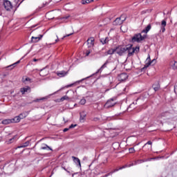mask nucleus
<instances>
[{
	"label": "nucleus",
	"mask_w": 177,
	"mask_h": 177,
	"mask_svg": "<svg viewBox=\"0 0 177 177\" xmlns=\"http://www.w3.org/2000/svg\"><path fill=\"white\" fill-rule=\"evenodd\" d=\"M147 38V35L145 34L142 35V33H136L131 38V42H138L140 44L142 41H145Z\"/></svg>",
	"instance_id": "f257e3e1"
},
{
	"label": "nucleus",
	"mask_w": 177,
	"mask_h": 177,
	"mask_svg": "<svg viewBox=\"0 0 177 177\" xmlns=\"http://www.w3.org/2000/svg\"><path fill=\"white\" fill-rule=\"evenodd\" d=\"M133 45L130 44V45H127V52H128V56L131 57V56H133V54L135 53L136 55H138V53H139L140 50V47L137 46L136 47H132Z\"/></svg>",
	"instance_id": "f03ea898"
},
{
	"label": "nucleus",
	"mask_w": 177,
	"mask_h": 177,
	"mask_svg": "<svg viewBox=\"0 0 177 177\" xmlns=\"http://www.w3.org/2000/svg\"><path fill=\"white\" fill-rule=\"evenodd\" d=\"M3 6L7 12H10L12 9H13V4H12V2L9 0H3Z\"/></svg>",
	"instance_id": "7ed1b4c3"
},
{
	"label": "nucleus",
	"mask_w": 177,
	"mask_h": 177,
	"mask_svg": "<svg viewBox=\"0 0 177 177\" xmlns=\"http://www.w3.org/2000/svg\"><path fill=\"white\" fill-rule=\"evenodd\" d=\"M127 50H128V45L124 47L121 46L116 47V53L119 56H122L124 53H125V52H127Z\"/></svg>",
	"instance_id": "20e7f679"
},
{
	"label": "nucleus",
	"mask_w": 177,
	"mask_h": 177,
	"mask_svg": "<svg viewBox=\"0 0 177 177\" xmlns=\"http://www.w3.org/2000/svg\"><path fill=\"white\" fill-rule=\"evenodd\" d=\"M127 20V17L121 15L120 17H118L113 21V26H121Z\"/></svg>",
	"instance_id": "39448f33"
},
{
	"label": "nucleus",
	"mask_w": 177,
	"mask_h": 177,
	"mask_svg": "<svg viewBox=\"0 0 177 177\" xmlns=\"http://www.w3.org/2000/svg\"><path fill=\"white\" fill-rule=\"evenodd\" d=\"M114 106H115V99L114 98L109 100L104 104V107L106 109H110V107H113Z\"/></svg>",
	"instance_id": "423d86ee"
},
{
	"label": "nucleus",
	"mask_w": 177,
	"mask_h": 177,
	"mask_svg": "<svg viewBox=\"0 0 177 177\" xmlns=\"http://www.w3.org/2000/svg\"><path fill=\"white\" fill-rule=\"evenodd\" d=\"M142 160L135 161L134 163L129 164V165H124L122 167H120L119 169H124V168H128L129 167H133V165H136L137 164H140L142 162H144Z\"/></svg>",
	"instance_id": "0eeeda50"
},
{
	"label": "nucleus",
	"mask_w": 177,
	"mask_h": 177,
	"mask_svg": "<svg viewBox=\"0 0 177 177\" xmlns=\"http://www.w3.org/2000/svg\"><path fill=\"white\" fill-rule=\"evenodd\" d=\"M128 79V74L125 73H120L118 76V81H120V82H122L124 81H126Z\"/></svg>",
	"instance_id": "6e6552de"
},
{
	"label": "nucleus",
	"mask_w": 177,
	"mask_h": 177,
	"mask_svg": "<svg viewBox=\"0 0 177 177\" xmlns=\"http://www.w3.org/2000/svg\"><path fill=\"white\" fill-rule=\"evenodd\" d=\"M42 37H44L42 35H39L38 37H32L30 44H37V42H39V41L42 39Z\"/></svg>",
	"instance_id": "1a4fd4ad"
},
{
	"label": "nucleus",
	"mask_w": 177,
	"mask_h": 177,
	"mask_svg": "<svg viewBox=\"0 0 177 177\" xmlns=\"http://www.w3.org/2000/svg\"><path fill=\"white\" fill-rule=\"evenodd\" d=\"M87 44L88 48H92L95 45V39L93 37L89 38L87 39Z\"/></svg>",
	"instance_id": "9d476101"
},
{
	"label": "nucleus",
	"mask_w": 177,
	"mask_h": 177,
	"mask_svg": "<svg viewBox=\"0 0 177 177\" xmlns=\"http://www.w3.org/2000/svg\"><path fill=\"white\" fill-rule=\"evenodd\" d=\"M150 30H151V24H149L144 30H142L141 34H143V32H145V34L147 35V32H149Z\"/></svg>",
	"instance_id": "9b49d317"
},
{
	"label": "nucleus",
	"mask_w": 177,
	"mask_h": 177,
	"mask_svg": "<svg viewBox=\"0 0 177 177\" xmlns=\"http://www.w3.org/2000/svg\"><path fill=\"white\" fill-rule=\"evenodd\" d=\"M165 27H167V21L162 20L160 26L162 32H165Z\"/></svg>",
	"instance_id": "f8f14e48"
},
{
	"label": "nucleus",
	"mask_w": 177,
	"mask_h": 177,
	"mask_svg": "<svg viewBox=\"0 0 177 177\" xmlns=\"http://www.w3.org/2000/svg\"><path fill=\"white\" fill-rule=\"evenodd\" d=\"M61 20H62L64 23H68V21H71V17H70V15H66L61 18Z\"/></svg>",
	"instance_id": "ddd939ff"
},
{
	"label": "nucleus",
	"mask_w": 177,
	"mask_h": 177,
	"mask_svg": "<svg viewBox=\"0 0 177 177\" xmlns=\"http://www.w3.org/2000/svg\"><path fill=\"white\" fill-rule=\"evenodd\" d=\"M28 91H31V88H30V86H26L20 89V92L22 95H24V93H26V92H28Z\"/></svg>",
	"instance_id": "4468645a"
},
{
	"label": "nucleus",
	"mask_w": 177,
	"mask_h": 177,
	"mask_svg": "<svg viewBox=\"0 0 177 177\" xmlns=\"http://www.w3.org/2000/svg\"><path fill=\"white\" fill-rule=\"evenodd\" d=\"M41 77H46L48 74H49V71H46V69H41L39 73Z\"/></svg>",
	"instance_id": "2eb2a0df"
},
{
	"label": "nucleus",
	"mask_w": 177,
	"mask_h": 177,
	"mask_svg": "<svg viewBox=\"0 0 177 177\" xmlns=\"http://www.w3.org/2000/svg\"><path fill=\"white\" fill-rule=\"evenodd\" d=\"M3 125H9V124H12V119H5L1 122Z\"/></svg>",
	"instance_id": "dca6fc26"
},
{
	"label": "nucleus",
	"mask_w": 177,
	"mask_h": 177,
	"mask_svg": "<svg viewBox=\"0 0 177 177\" xmlns=\"http://www.w3.org/2000/svg\"><path fill=\"white\" fill-rule=\"evenodd\" d=\"M72 158H73L74 162H75V164H78L79 167H81V160H80V158H78L75 156H72Z\"/></svg>",
	"instance_id": "f3484780"
},
{
	"label": "nucleus",
	"mask_w": 177,
	"mask_h": 177,
	"mask_svg": "<svg viewBox=\"0 0 177 177\" xmlns=\"http://www.w3.org/2000/svg\"><path fill=\"white\" fill-rule=\"evenodd\" d=\"M170 66L173 68V70H177V62L176 61H171L170 62Z\"/></svg>",
	"instance_id": "a211bd4d"
},
{
	"label": "nucleus",
	"mask_w": 177,
	"mask_h": 177,
	"mask_svg": "<svg viewBox=\"0 0 177 177\" xmlns=\"http://www.w3.org/2000/svg\"><path fill=\"white\" fill-rule=\"evenodd\" d=\"M146 62H147V63L145 64V68H147V67H149V66H151V60L150 59V55H148V57L146 59Z\"/></svg>",
	"instance_id": "6ab92c4d"
},
{
	"label": "nucleus",
	"mask_w": 177,
	"mask_h": 177,
	"mask_svg": "<svg viewBox=\"0 0 177 177\" xmlns=\"http://www.w3.org/2000/svg\"><path fill=\"white\" fill-rule=\"evenodd\" d=\"M57 75L60 77H65V75H67V73H66V71H62L59 72H57Z\"/></svg>",
	"instance_id": "aec40b11"
},
{
	"label": "nucleus",
	"mask_w": 177,
	"mask_h": 177,
	"mask_svg": "<svg viewBox=\"0 0 177 177\" xmlns=\"http://www.w3.org/2000/svg\"><path fill=\"white\" fill-rule=\"evenodd\" d=\"M85 117H86V114L84 112L80 113V122H84L85 121Z\"/></svg>",
	"instance_id": "412c9836"
},
{
	"label": "nucleus",
	"mask_w": 177,
	"mask_h": 177,
	"mask_svg": "<svg viewBox=\"0 0 177 177\" xmlns=\"http://www.w3.org/2000/svg\"><path fill=\"white\" fill-rule=\"evenodd\" d=\"M11 120H12V124H16L17 122H20L21 119H20L19 116H16L14 118H12Z\"/></svg>",
	"instance_id": "4be33fe9"
},
{
	"label": "nucleus",
	"mask_w": 177,
	"mask_h": 177,
	"mask_svg": "<svg viewBox=\"0 0 177 177\" xmlns=\"http://www.w3.org/2000/svg\"><path fill=\"white\" fill-rule=\"evenodd\" d=\"M41 150H50L52 151L53 149L48 146V145L43 144V147H41Z\"/></svg>",
	"instance_id": "5701e85b"
},
{
	"label": "nucleus",
	"mask_w": 177,
	"mask_h": 177,
	"mask_svg": "<svg viewBox=\"0 0 177 177\" xmlns=\"http://www.w3.org/2000/svg\"><path fill=\"white\" fill-rule=\"evenodd\" d=\"M152 88H153L155 92H157V91H159V89H160V84L156 83V84H153Z\"/></svg>",
	"instance_id": "b1692460"
},
{
	"label": "nucleus",
	"mask_w": 177,
	"mask_h": 177,
	"mask_svg": "<svg viewBox=\"0 0 177 177\" xmlns=\"http://www.w3.org/2000/svg\"><path fill=\"white\" fill-rule=\"evenodd\" d=\"M115 52H117L116 47L115 48H111L107 51V55H114Z\"/></svg>",
	"instance_id": "393cba45"
},
{
	"label": "nucleus",
	"mask_w": 177,
	"mask_h": 177,
	"mask_svg": "<svg viewBox=\"0 0 177 177\" xmlns=\"http://www.w3.org/2000/svg\"><path fill=\"white\" fill-rule=\"evenodd\" d=\"M108 63H109V61L106 60V61L105 62V63L100 67V68L98 69V71L96 72V74H97V73H99V71H100V70H103V68H106V67H107Z\"/></svg>",
	"instance_id": "a878e982"
},
{
	"label": "nucleus",
	"mask_w": 177,
	"mask_h": 177,
	"mask_svg": "<svg viewBox=\"0 0 177 177\" xmlns=\"http://www.w3.org/2000/svg\"><path fill=\"white\" fill-rule=\"evenodd\" d=\"M15 138H16V136H14V137H12V138H10L9 140H7L6 141V143L7 145H10V144L13 143V142H15Z\"/></svg>",
	"instance_id": "bb28decb"
},
{
	"label": "nucleus",
	"mask_w": 177,
	"mask_h": 177,
	"mask_svg": "<svg viewBox=\"0 0 177 177\" xmlns=\"http://www.w3.org/2000/svg\"><path fill=\"white\" fill-rule=\"evenodd\" d=\"M22 81L24 84H28V82L29 84L31 83V79L30 77H23Z\"/></svg>",
	"instance_id": "cd10ccee"
},
{
	"label": "nucleus",
	"mask_w": 177,
	"mask_h": 177,
	"mask_svg": "<svg viewBox=\"0 0 177 177\" xmlns=\"http://www.w3.org/2000/svg\"><path fill=\"white\" fill-rule=\"evenodd\" d=\"M18 116L20 118V120H23L24 118H26L27 117V113H20Z\"/></svg>",
	"instance_id": "c85d7f7f"
},
{
	"label": "nucleus",
	"mask_w": 177,
	"mask_h": 177,
	"mask_svg": "<svg viewBox=\"0 0 177 177\" xmlns=\"http://www.w3.org/2000/svg\"><path fill=\"white\" fill-rule=\"evenodd\" d=\"M20 62H21V60L19 59V60L17 61V62H15V63H14V64H11V65H10V66H8L7 67V68H9L10 67H12V68H15V66H17V64H19L20 63Z\"/></svg>",
	"instance_id": "c756f323"
},
{
	"label": "nucleus",
	"mask_w": 177,
	"mask_h": 177,
	"mask_svg": "<svg viewBox=\"0 0 177 177\" xmlns=\"http://www.w3.org/2000/svg\"><path fill=\"white\" fill-rule=\"evenodd\" d=\"M30 141H26L23 145L19 146L17 149H21V147H27V146H29Z\"/></svg>",
	"instance_id": "7c9ffc66"
},
{
	"label": "nucleus",
	"mask_w": 177,
	"mask_h": 177,
	"mask_svg": "<svg viewBox=\"0 0 177 177\" xmlns=\"http://www.w3.org/2000/svg\"><path fill=\"white\" fill-rule=\"evenodd\" d=\"M91 2H93V0H82V5H86V3H91Z\"/></svg>",
	"instance_id": "2f4dec72"
},
{
	"label": "nucleus",
	"mask_w": 177,
	"mask_h": 177,
	"mask_svg": "<svg viewBox=\"0 0 177 177\" xmlns=\"http://www.w3.org/2000/svg\"><path fill=\"white\" fill-rule=\"evenodd\" d=\"M61 167L62 168V169H64V171H66L68 174H69V175H71V172H70V171L66 169V167H64V165L62 164Z\"/></svg>",
	"instance_id": "473e14b6"
},
{
	"label": "nucleus",
	"mask_w": 177,
	"mask_h": 177,
	"mask_svg": "<svg viewBox=\"0 0 177 177\" xmlns=\"http://www.w3.org/2000/svg\"><path fill=\"white\" fill-rule=\"evenodd\" d=\"M61 167L62 168V169H64V171H66L68 174H69V175H71V172H70V171L66 169V167H64V165L62 164Z\"/></svg>",
	"instance_id": "72a5a7b5"
},
{
	"label": "nucleus",
	"mask_w": 177,
	"mask_h": 177,
	"mask_svg": "<svg viewBox=\"0 0 177 177\" xmlns=\"http://www.w3.org/2000/svg\"><path fill=\"white\" fill-rule=\"evenodd\" d=\"M68 97L67 95L63 96L62 97H61L60 100L61 102H64V100H68Z\"/></svg>",
	"instance_id": "f704fd0d"
},
{
	"label": "nucleus",
	"mask_w": 177,
	"mask_h": 177,
	"mask_svg": "<svg viewBox=\"0 0 177 177\" xmlns=\"http://www.w3.org/2000/svg\"><path fill=\"white\" fill-rule=\"evenodd\" d=\"M46 99H48V97H44L40 99H37V100H35V102H39V100H46Z\"/></svg>",
	"instance_id": "c9c22d12"
},
{
	"label": "nucleus",
	"mask_w": 177,
	"mask_h": 177,
	"mask_svg": "<svg viewBox=\"0 0 177 177\" xmlns=\"http://www.w3.org/2000/svg\"><path fill=\"white\" fill-rule=\"evenodd\" d=\"M85 103H86V100H85L84 98L82 99L80 102V104L82 105L85 104Z\"/></svg>",
	"instance_id": "e433bc0d"
},
{
	"label": "nucleus",
	"mask_w": 177,
	"mask_h": 177,
	"mask_svg": "<svg viewBox=\"0 0 177 177\" xmlns=\"http://www.w3.org/2000/svg\"><path fill=\"white\" fill-rule=\"evenodd\" d=\"M147 145H149L150 146H151V145H153V142L151 141H148L147 143H145L144 145V146L142 147L143 148L146 147L147 146Z\"/></svg>",
	"instance_id": "4c0bfd02"
},
{
	"label": "nucleus",
	"mask_w": 177,
	"mask_h": 177,
	"mask_svg": "<svg viewBox=\"0 0 177 177\" xmlns=\"http://www.w3.org/2000/svg\"><path fill=\"white\" fill-rule=\"evenodd\" d=\"M165 115H166V113H161L160 115H159L158 116V120H160V118H162L163 117H165Z\"/></svg>",
	"instance_id": "58836bf2"
},
{
	"label": "nucleus",
	"mask_w": 177,
	"mask_h": 177,
	"mask_svg": "<svg viewBox=\"0 0 177 177\" xmlns=\"http://www.w3.org/2000/svg\"><path fill=\"white\" fill-rule=\"evenodd\" d=\"M129 153H135V148L131 147L129 149Z\"/></svg>",
	"instance_id": "ea45409f"
},
{
	"label": "nucleus",
	"mask_w": 177,
	"mask_h": 177,
	"mask_svg": "<svg viewBox=\"0 0 177 177\" xmlns=\"http://www.w3.org/2000/svg\"><path fill=\"white\" fill-rule=\"evenodd\" d=\"M100 42L102 43V45H104V44H106V39H104V38H102L100 39Z\"/></svg>",
	"instance_id": "a19ab883"
},
{
	"label": "nucleus",
	"mask_w": 177,
	"mask_h": 177,
	"mask_svg": "<svg viewBox=\"0 0 177 177\" xmlns=\"http://www.w3.org/2000/svg\"><path fill=\"white\" fill-rule=\"evenodd\" d=\"M71 35H73V33L68 34V35L64 36L61 39H64V38H66V37H70Z\"/></svg>",
	"instance_id": "79ce46f5"
},
{
	"label": "nucleus",
	"mask_w": 177,
	"mask_h": 177,
	"mask_svg": "<svg viewBox=\"0 0 177 177\" xmlns=\"http://www.w3.org/2000/svg\"><path fill=\"white\" fill-rule=\"evenodd\" d=\"M91 54V50H86V56H89V55Z\"/></svg>",
	"instance_id": "37998d69"
},
{
	"label": "nucleus",
	"mask_w": 177,
	"mask_h": 177,
	"mask_svg": "<svg viewBox=\"0 0 177 177\" xmlns=\"http://www.w3.org/2000/svg\"><path fill=\"white\" fill-rule=\"evenodd\" d=\"M75 84H71L69 85L66 86V88H71V86H74Z\"/></svg>",
	"instance_id": "c03bdc74"
},
{
	"label": "nucleus",
	"mask_w": 177,
	"mask_h": 177,
	"mask_svg": "<svg viewBox=\"0 0 177 177\" xmlns=\"http://www.w3.org/2000/svg\"><path fill=\"white\" fill-rule=\"evenodd\" d=\"M77 124H71V126H69V129H71V128H75Z\"/></svg>",
	"instance_id": "a18cd8bd"
},
{
	"label": "nucleus",
	"mask_w": 177,
	"mask_h": 177,
	"mask_svg": "<svg viewBox=\"0 0 177 177\" xmlns=\"http://www.w3.org/2000/svg\"><path fill=\"white\" fill-rule=\"evenodd\" d=\"M151 62L152 66H153V64H156V59H153L152 61H151Z\"/></svg>",
	"instance_id": "49530a36"
},
{
	"label": "nucleus",
	"mask_w": 177,
	"mask_h": 177,
	"mask_svg": "<svg viewBox=\"0 0 177 177\" xmlns=\"http://www.w3.org/2000/svg\"><path fill=\"white\" fill-rule=\"evenodd\" d=\"M68 129H70L69 128H65L64 129V132H67V131H68Z\"/></svg>",
	"instance_id": "de8ad7c7"
},
{
	"label": "nucleus",
	"mask_w": 177,
	"mask_h": 177,
	"mask_svg": "<svg viewBox=\"0 0 177 177\" xmlns=\"http://www.w3.org/2000/svg\"><path fill=\"white\" fill-rule=\"evenodd\" d=\"M104 39H106V44H107V42H109V37H105Z\"/></svg>",
	"instance_id": "09e8293b"
},
{
	"label": "nucleus",
	"mask_w": 177,
	"mask_h": 177,
	"mask_svg": "<svg viewBox=\"0 0 177 177\" xmlns=\"http://www.w3.org/2000/svg\"><path fill=\"white\" fill-rule=\"evenodd\" d=\"M57 39H55V42H59V37L57 36H56Z\"/></svg>",
	"instance_id": "8fccbe9b"
},
{
	"label": "nucleus",
	"mask_w": 177,
	"mask_h": 177,
	"mask_svg": "<svg viewBox=\"0 0 177 177\" xmlns=\"http://www.w3.org/2000/svg\"><path fill=\"white\" fill-rule=\"evenodd\" d=\"M133 105H135V102H133L131 104H130L129 107H133Z\"/></svg>",
	"instance_id": "3c124183"
},
{
	"label": "nucleus",
	"mask_w": 177,
	"mask_h": 177,
	"mask_svg": "<svg viewBox=\"0 0 177 177\" xmlns=\"http://www.w3.org/2000/svg\"><path fill=\"white\" fill-rule=\"evenodd\" d=\"M38 60H39V59H35V58L33 59V62H38Z\"/></svg>",
	"instance_id": "603ef678"
},
{
	"label": "nucleus",
	"mask_w": 177,
	"mask_h": 177,
	"mask_svg": "<svg viewBox=\"0 0 177 177\" xmlns=\"http://www.w3.org/2000/svg\"><path fill=\"white\" fill-rule=\"evenodd\" d=\"M117 171H120V169L114 170V171H112V174H113L114 172H116Z\"/></svg>",
	"instance_id": "864d4df0"
},
{
	"label": "nucleus",
	"mask_w": 177,
	"mask_h": 177,
	"mask_svg": "<svg viewBox=\"0 0 177 177\" xmlns=\"http://www.w3.org/2000/svg\"><path fill=\"white\" fill-rule=\"evenodd\" d=\"M117 171H120V169L114 170V171H112V174H113L114 172H116Z\"/></svg>",
	"instance_id": "5fc2aeb1"
},
{
	"label": "nucleus",
	"mask_w": 177,
	"mask_h": 177,
	"mask_svg": "<svg viewBox=\"0 0 177 177\" xmlns=\"http://www.w3.org/2000/svg\"><path fill=\"white\" fill-rule=\"evenodd\" d=\"M117 171H120V169L114 170V171H112V174H113L114 172H116Z\"/></svg>",
	"instance_id": "6e6d98bb"
},
{
	"label": "nucleus",
	"mask_w": 177,
	"mask_h": 177,
	"mask_svg": "<svg viewBox=\"0 0 177 177\" xmlns=\"http://www.w3.org/2000/svg\"><path fill=\"white\" fill-rule=\"evenodd\" d=\"M84 80H85V79H82V80H80L78 82H82V81H84Z\"/></svg>",
	"instance_id": "4d7b16f0"
},
{
	"label": "nucleus",
	"mask_w": 177,
	"mask_h": 177,
	"mask_svg": "<svg viewBox=\"0 0 177 177\" xmlns=\"http://www.w3.org/2000/svg\"><path fill=\"white\" fill-rule=\"evenodd\" d=\"M2 139H3V138L0 137V142H2Z\"/></svg>",
	"instance_id": "13d9d810"
},
{
	"label": "nucleus",
	"mask_w": 177,
	"mask_h": 177,
	"mask_svg": "<svg viewBox=\"0 0 177 177\" xmlns=\"http://www.w3.org/2000/svg\"><path fill=\"white\" fill-rule=\"evenodd\" d=\"M64 121L65 122H67V121L65 120L64 118Z\"/></svg>",
	"instance_id": "bf43d9fd"
},
{
	"label": "nucleus",
	"mask_w": 177,
	"mask_h": 177,
	"mask_svg": "<svg viewBox=\"0 0 177 177\" xmlns=\"http://www.w3.org/2000/svg\"><path fill=\"white\" fill-rule=\"evenodd\" d=\"M10 165L13 166V165H9V167H10Z\"/></svg>",
	"instance_id": "052dcab7"
},
{
	"label": "nucleus",
	"mask_w": 177,
	"mask_h": 177,
	"mask_svg": "<svg viewBox=\"0 0 177 177\" xmlns=\"http://www.w3.org/2000/svg\"><path fill=\"white\" fill-rule=\"evenodd\" d=\"M6 165H7V164H6L4 167H6Z\"/></svg>",
	"instance_id": "680f3d73"
},
{
	"label": "nucleus",
	"mask_w": 177,
	"mask_h": 177,
	"mask_svg": "<svg viewBox=\"0 0 177 177\" xmlns=\"http://www.w3.org/2000/svg\"><path fill=\"white\" fill-rule=\"evenodd\" d=\"M72 176H74V174H73Z\"/></svg>",
	"instance_id": "e2e57ef3"
}]
</instances>
